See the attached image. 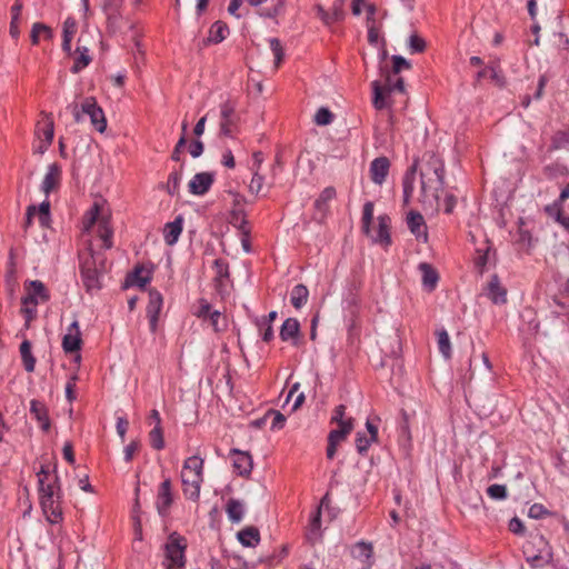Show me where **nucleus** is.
Here are the masks:
<instances>
[{"label": "nucleus", "mask_w": 569, "mask_h": 569, "mask_svg": "<svg viewBox=\"0 0 569 569\" xmlns=\"http://www.w3.org/2000/svg\"><path fill=\"white\" fill-rule=\"evenodd\" d=\"M40 506L47 520L52 523H59L63 519L61 502L62 489L60 478L57 473V465L53 466V477L51 480L38 483Z\"/></svg>", "instance_id": "nucleus-1"}, {"label": "nucleus", "mask_w": 569, "mask_h": 569, "mask_svg": "<svg viewBox=\"0 0 569 569\" xmlns=\"http://www.w3.org/2000/svg\"><path fill=\"white\" fill-rule=\"evenodd\" d=\"M373 208L375 204L372 201H367L363 204L361 230L367 237L371 239L373 243H378L382 247H389L391 244L390 218L387 214L379 216L377 230H371V222L373 220Z\"/></svg>", "instance_id": "nucleus-2"}, {"label": "nucleus", "mask_w": 569, "mask_h": 569, "mask_svg": "<svg viewBox=\"0 0 569 569\" xmlns=\"http://www.w3.org/2000/svg\"><path fill=\"white\" fill-rule=\"evenodd\" d=\"M106 271V258L102 253L91 252L81 261L80 274L83 286L89 293L102 288L101 277Z\"/></svg>", "instance_id": "nucleus-3"}, {"label": "nucleus", "mask_w": 569, "mask_h": 569, "mask_svg": "<svg viewBox=\"0 0 569 569\" xmlns=\"http://www.w3.org/2000/svg\"><path fill=\"white\" fill-rule=\"evenodd\" d=\"M68 109L72 112L76 122H80L82 114H87L96 130L101 133L104 132L107 119L102 108L98 106L96 98L87 97L80 107L73 102L68 106Z\"/></svg>", "instance_id": "nucleus-4"}, {"label": "nucleus", "mask_w": 569, "mask_h": 569, "mask_svg": "<svg viewBox=\"0 0 569 569\" xmlns=\"http://www.w3.org/2000/svg\"><path fill=\"white\" fill-rule=\"evenodd\" d=\"M527 562L533 567L549 565L553 560V552L549 541L542 535H536L523 550Z\"/></svg>", "instance_id": "nucleus-5"}, {"label": "nucleus", "mask_w": 569, "mask_h": 569, "mask_svg": "<svg viewBox=\"0 0 569 569\" xmlns=\"http://www.w3.org/2000/svg\"><path fill=\"white\" fill-rule=\"evenodd\" d=\"M418 171L421 178H443L446 173L442 159L435 153H426L420 161H415L408 168L405 178H411Z\"/></svg>", "instance_id": "nucleus-6"}, {"label": "nucleus", "mask_w": 569, "mask_h": 569, "mask_svg": "<svg viewBox=\"0 0 569 569\" xmlns=\"http://www.w3.org/2000/svg\"><path fill=\"white\" fill-rule=\"evenodd\" d=\"M186 539L173 532L166 543V569H183L186 565Z\"/></svg>", "instance_id": "nucleus-7"}, {"label": "nucleus", "mask_w": 569, "mask_h": 569, "mask_svg": "<svg viewBox=\"0 0 569 569\" xmlns=\"http://www.w3.org/2000/svg\"><path fill=\"white\" fill-rule=\"evenodd\" d=\"M239 116L236 112L234 102L227 100L220 104L219 128L220 134L233 137L238 129Z\"/></svg>", "instance_id": "nucleus-8"}, {"label": "nucleus", "mask_w": 569, "mask_h": 569, "mask_svg": "<svg viewBox=\"0 0 569 569\" xmlns=\"http://www.w3.org/2000/svg\"><path fill=\"white\" fill-rule=\"evenodd\" d=\"M337 197V191L333 187L325 188L313 203L312 219L318 223H323L329 214V202Z\"/></svg>", "instance_id": "nucleus-9"}, {"label": "nucleus", "mask_w": 569, "mask_h": 569, "mask_svg": "<svg viewBox=\"0 0 569 569\" xmlns=\"http://www.w3.org/2000/svg\"><path fill=\"white\" fill-rule=\"evenodd\" d=\"M163 298L162 295L154 288L149 289V301L147 306V317L149 319V327L152 333L157 331L159 315L162 309Z\"/></svg>", "instance_id": "nucleus-10"}, {"label": "nucleus", "mask_w": 569, "mask_h": 569, "mask_svg": "<svg viewBox=\"0 0 569 569\" xmlns=\"http://www.w3.org/2000/svg\"><path fill=\"white\" fill-rule=\"evenodd\" d=\"M181 481L186 498L193 501L198 500L203 476L191 473V471H181Z\"/></svg>", "instance_id": "nucleus-11"}, {"label": "nucleus", "mask_w": 569, "mask_h": 569, "mask_svg": "<svg viewBox=\"0 0 569 569\" xmlns=\"http://www.w3.org/2000/svg\"><path fill=\"white\" fill-rule=\"evenodd\" d=\"M173 502V496L171 490V480L164 479L158 489L156 507L159 516L166 517Z\"/></svg>", "instance_id": "nucleus-12"}, {"label": "nucleus", "mask_w": 569, "mask_h": 569, "mask_svg": "<svg viewBox=\"0 0 569 569\" xmlns=\"http://www.w3.org/2000/svg\"><path fill=\"white\" fill-rule=\"evenodd\" d=\"M486 296L493 305L507 303V289L501 284L499 276L493 273L485 288Z\"/></svg>", "instance_id": "nucleus-13"}, {"label": "nucleus", "mask_w": 569, "mask_h": 569, "mask_svg": "<svg viewBox=\"0 0 569 569\" xmlns=\"http://www.w3.org/2000/svg\"><path fill=\"white\" fill-rule=\"evenodd\" d=\"M230 455L233 457L232 466L234 472L241 477H248L253 466L250 453L239 449H231Z\"/></svg>", "instance_id": "nucleus-14"}, {"label": "nucleus", "mask_w": 569, "mask_h": 569, "mask_svg": "<svg viewBox=\"0 0 569 569\" xmlns=\"http://www.w3.org/2000/svg\"><path fill=\"white\" fill-rule=\"evenodd\" d=\"M30 413L39 422L43 432H48L51 428V420L49 418V409L44 402L32 399L30 401Z\"/></svg>", "instance_id": "nucleus-15"}, {"label": "nucleus", "mask_w": 569, "mask_h": 569, "mask_svg": "<svg viewBox=\"0 0 569 569\" xmlns=\"http://www.w3.org/2000/svg\"><path fill=\"white\" fill-rule=\"evenodd\" d=\"M407 224L417 240L427 241L428 233L423 216L418 211H410L407 216Z\"/></svg>", "instance_id": "nucleus-16"}, {"label": "nucleus", "mask_w": 569, "mask_h": 569, "mask_svg": "<svg viewBox=\"0 0 569 569\" xmlns=\"http://www.w3.org/2000/svg\"><path fill=\"white\" fill-rule=\"evenodd\" d=\"M418 269L422 276L423 289L428 292H432L437 288L439 281L438 271L428 262L419 263Z\"/></svg>", "instance_id": "nucleus-17"}, {"label": "nucleus", "mask_w": 569, "mask_h": 569, "mask_svg": "<svg viewBox=\"0 0 569 569\" xmlns=\"http://www.w3.org/2000/svg\"><path fill=\"white\" fill-rule=\"evenodd\" d=\"M143 271L144 269L142 266H136L134 269L126 276V279L122 283V289H128L133 286L144 289L147 283L151 281V276L150 273L143 276Z\"/></svg>", "instance_id": "nucleus-18"}, {"label": "nucleus", "mask_w": 569, "mask_h": 569, "mask_svg": "<svg viewBox=\"0 0 569 569\" xmlns=\"http://www.w3.org/2000/svg\"><path fill=\"white\" fill-rule=\"evenodd\" d=\"M183 227V217L181 214L177 216L176 219L171 222H168L164 226L163 238L164 242L168 246H173L177 243Z\"/></svg>", "instance_id": "nucleus-19"}, {"label": "nucleus", "mask_w": 569, "mask_h": 569, "mask_svg": "<svg viewBox=\"0 0 569 569\" xmlns=\"http://www.w3.org/2000/svg\"><path fill=\"white\" fill-rule=\"evenodd\" d=\"M300 335V323L296 318H288L283 321L280 328V338L282 341L292 340L293 345H297L296 340Z\"/></svg>", "instance_id": "nucleus-20"}, {"label": "nucleus", "mask_w": 569, "mask_h": 569, "mask_svg": "<svg viewBox=\"0 0 569 569\" xmlns=\"http://www.w3.org/2000/svg\"><path fill=\"white\" fill-rule=\"evenodd\" d=\"M229 32L228 26L222 21H216L209 31V36L203 40L204 44L222 42Z\"/></svg>", "instance_id": "nucleus-21"}, {"label": "nucleus", "mask_w": 569, "mask_h": 569, "mask_svg": "<svg viewBox=\"0 0 569 569\" xmlns=\"http://www.w3.org/2000/svg\"><path fill=\"white\" fill-rule=\"evenodd\" d=\"M237 538L243 547H256L260 542V532L256 527H246L237 533Z\"/></svg>", "instance_id": "nucleus-22"}, {"label": "nucleus", "mask_w": 569, "mask_h": 569, "mask_svg": "<svg viewBox=\"0 0 569 569\" xmlns=\"http://www.w3.org/2000/svg\"><path fill=\"white\" fill-rule=\"evenodd\" d=\"M226 512L232 523H239L243 518L244 506L240 500L231 498L227 502Z\"/></svg>", "instance_id": "nucleus-23"}, {"label": "nucleus", "mask_w": 569, "mask_h": 569, "mask_svg": "<svg viewBox=\"0 0 569 569\" xmlns=\"http://www.w3.org/2000/svg\"><path fill=\"white\" fill-rule=\"evenodd\" d=\"M390 161L387 157H378L370 163L371 178H386L389 173Z\"/></svg>", "instance_id": "nucleus-24"}, {"label": "nucleus", "mask_w": 569, "mask_h": 569, "mask_svg": "<svg viewBox=\"0 0 569 569\" xmlns=\"http://www.w3.org/2000/svg\"><path fill=\"white\" fill-rule=\"evenodd\" d=\"M308 297H309L308 288L302 283L296 284L292 288L291 295H290L291 305L296 309H300L307 303Z\"/></svg>", "instance_id": "nucleus-25"}, {"label": "nucleus", "mask_w": 569, "mask_h": 569, "mask_svg": "<svg viewBox=\"0 0 569 569\" xmlns=\"http://www.w3.org/2000/svg\"><path fill=\"white\" fill-rule=\"evenodd\" d=\"M353 429V419H347L346 423H341L338 429L331 430L328 435V441L338 445L343 441Z\"/></svg>", "instance_id": "nucleus-26"}, {"label": "nucleus", "mask_w": 569, "mask_h": 569, "mask_svg": "<svg viewBox=\"0 0 569 569\" xmlns=\"http://www.w3.org/2000/svg\"><path fill=\"white\" fill-rule=\"evenodd\" d=\"M54 127L53 121L47 116L43 122H38L36 128V136L38 140L51 143L53 139Z\"/></svg>", "instance_id": "nucleus-27"}, {"label": "nucleus", "mask_w": 569, "mask_h": 569, "mask_svg": "<svg viewBox=\"0 0 569 569\" xmlns=\"http://www.w3.org/2000/svg\"><path fill=\"white\" fill-rule=\"evenodd\" d=\"M31 348L32 346L29 340H23L20 345V355L27 372H33L36 367V358L31 352Z\"/></svg>", "instance_id": "nucleus-28"}, {"label": "nucleus", "mask_w": 569, "mask_h": 569, "mask_svg": "<svg viewBox=\"0 0 569 569\" xmlns=\"http://www.w3.org/2000/svg\"><path fill=\"white\" fill-rule=\"evenodd\" d=\"M213 268L216 270L214 286L217 291L220 292V287L222 284L223 279H228L230 276L229 264L226 260L219 258L213 261Z\"/></svg>", "instance_id": "nucleus-29"}, {"label": "nucleus", "mask_w": 569, "mask_h": 569, "mask_svg": "<svg viewBox=\"0 0 569 569\" xmlns=\"http://www.w3.org/2000/svg\"><path fill=\"white\" fill-rule=\"evenodd\" d=\"M82 339L77 333H66L62 338V349L66 353H74L81 349Z\"/></svg>", "instance_id": "nucleus-30"}, {"label": "nucleus", "mask_w": 569, "mask_h": 569, "mask_svg": "<svg viewBox=\"0 0 569 569\" xmlns=\"http://www.w3.org/2000/svg\"><path fill=\"white\" fill-rule=\"evenodd\" d=\"M229 222L238 228L243 234H248V221L246 220L244 211L241 208H233L230 212Z\"/></svg>", "instance_id": "nucleus-31"}, {"label": "nucleus", "mask_w": 569, "mask_h": 569, "mask_svg": "<svg viewBox=\"0 0 569 569\" xmlns=\"http://www.w3.org/2000/svg\"><path fill=\"white\" fill-rule=\"evenodd\" d=\"M76 51L79 53V56L76 59L73 66L71 67L72 73H79L91 62V57L89 54V50L87 47H77Z\"/></svg>", "instance_id": "nucleus-32"}, {"label": "nucleus", "mask_w": 569, "mask_h": 569, "mask_svg": "<svg viewBox=\"0 0 569 569\" xmlns=\"http://www.w3.org/2000/svg\"><path fill=\"white\" fill-rule=\"evenodd\" d=\"M353 556L357 558H363L367 563L372 562L373 549L370 542L359 541L355 545Z\"/></svg>", "instance_id": "nucleus-33"}, {"label": "nucleus", "mask_w": 569, "mask_h": 569, "mask_svg": "<svg viewBox=\"0 0 569 569\" xmlns=\"http://www.w3.org/2000/svg\"><path fill=\"white\" fill-rule=\"evenodd\" d=\"M345 3H346L345 0H333L332 1L331 7L328 10L331 24L341 22L345 19V17H346Z\"/></svg>", "instance_id": "nucleus-34"}, {"label": "nucleus", "mask_w": 569, "mask_h": 569, "mask_svg": "<svg viewBox=\"0 0 569 569\" xmlns=\"http://www.w3.org/2000/svg\"><path fill=\"white\" fill-rule=\"evenodd\" d=\"M438 336V348L440 353L446 358L451 357V343L448 332L445 329L437 331Z\"/></svg>", "instance_id": "nucleus-35"}, {"label": "nucleus", "mask_w": 569, "mask_h": 569, "mask_svg": "<svg viewBox=\"0 0 569 569\" xmlns=\"http://www.w3.org/2000/svg\"><path fill=\"white\" fill-rule=\"evenodd\" d=\"M182 471H191V473L203 476V459L198 456L189 457L183 463Z\"/></svg>", "instance_id": "nucleus-36"}, {"label": "nucleus", "mask_w": 569, "mask_h": 569, "mask_svg": "<svg viewBox=\"0 0 569 569\" xmlns=\"http://www.w3.org/2000/svg\"><path fill=\"white\" fill-rule=\"evenodd\" d=\"M569 148V130L557 131L551 139V150Z\"/></svg>", "instance_id": "nucleus-37"}, {"label": "nucleus", "mask_w": 569, "mask_h": 569, "mask_svg": "<svg viewBox=\"0 0 569 569\" xmlns=\"http://www.w3.org/2000/svg\"><path fill=\"white\" fill-rule=\"evenodd\" d=\"M372 91H373V99L372 104L377 110H382L386 108V99L383 93V88L381 87L379 81L372 82Z\"/></svg>", "instance_id": "nucleus-38"}, {"label": "nucleus", "mask_w": 569, "mask_h": 569, "mask_svg": "<svg viewBox=\"0 0 569 569\" xmlns=\"http://www.w3.org/2000/svg\"><path fill=\"white\" fill-rule=\"evenodd\" d=\"M150 445L156 450H162L164 448L163 430L161 426H154L149 432Z\"/></svg>", "instance_id": "nucleus-39"}, {"label": "nucleus", "mask_w": 569, "mask_h": 569, "mask_svg": "<svg viewBox=\"0 0 569 569\" xmlns=\"http://www.w3.org/2000/svg\"><path fill=\"white\" fill-rule=\"evenodd\" d=\"M214 180H190L189 191L196 196L207 193Z\"/></svg>", "instance_id": "nucleus-40"}, {"label": "nucleus", "mask_w": 569, "mask_h": 569, "mask_svg": "<svg viewBox=\"0 0 569 569\" xmlns=\"http://www.w3.org/2000/svg\"><path fill=\"white\" fill-rule=\"evenodd\" d=\"M21 8H22V6L20 3H16L11 8L12 18H11V22H10V30H9V32H10V36L13 39H18V37L20 34L19 17H20Z\"/></svg>", "instance_id": "nucleus-41"}, {"label": "nucleus", "mask_w": 569, "mask_h": 569, "mask_svg": "<svg viewBox=\"0 0 569 569\" xmlns=\"http://www.w3.org/2000/svg\"><path fill=\"white\" fill-rule=\"evenodd\" d=\"M487 495L493 500H505L508 497L507 487L493 483L487 488Z\"/></svg>", "instance_id": "nucleus-42"}, {"label": "nucleus", "mask_w": 569, "mask_h": 569, "mask_svg": "<svg viewBox=\"0 0 569 569\" xmlns=\"http://www.w3.org/2000/svg\"><path fill=\"white\" fill-rule=\"evenodd\" d=\"M333 118V113L328 108L321 107L315 114V122L318 126H328L332 122Z\"/></svg>", "instance_id": "nucleus-43"}, {"label": "nucleus", "mask_w": 569, "mask_h": 569, "mask_svg": "<svg viewBox=\"0 0 569 569\" xmlns=\"http://www.w3.org/2000/svg\"><path fill=\"white\" fill-rule=\"evenodd\" d=\"M209 319H210L211 326L213 327V330L216 332H220V331L226 330V328H227V319H226V317H223L221 315L220 311L213 310L210 313Z\"/></svg>", "instance_id": "nucleus-44"}, {"label": "nucleus", "mask_w": 569, "mask_h": 569, "mask_svg": "<svg viewBox=\"0 0 569 569\" xmlns=\"http://www.w3.org/2000/svg\"><path fill=\"white\" fill-rule=\"evenodd\" d=\"M376 440H370V437L366 436L363 432H357L356 436V447L359 455L365 456L372 442Z\"/></svg>", "instance_id": "nucleus-45"}, {"label": "nucleus", "mask_w": 569, "mask_h": 569, "mask_svg": "<svg viewBox=\"0 0 569 569\" xmlns=\"http://www.w3.org/2000/svg\"><path fill=\"white\" fill-rule=\"evenodd\" d=\"M139 492H140V488L139 486L136 487L134 489V501H133V506H132V519L134 521V528L136 530L140 531L141 530V520H140V500H139Z\"/></svg>", "instance_id": "nucleus-46"}, {"label": "nucleus", "mask_w": 569, "mask_h": 569, "mask_svg": "<svg viewBox=\"0 0 569 569\" xmlns=\"http://www.w3.org/2000/svg\"><path fill=\"white\" fill-rule=\"evenodd\" d=\"M545 212L553 218L558 223L566 217L562 214V203L553 201L551 204L545 207Z\"/></svg>", "instance_id": "nucleus-47"}, {"label": "nucleus", "mask_w": 569, "mask_h": 569, "mask_svg": "<svg viewBox=\"0 0 569 569\" xmlns=\"http://www.w3.org/2000/svg\"><path fill=\"white\" fill-rule=\"evenodd\" d=\"M31 293L34 295L36 298H40L42 301L49 300V293L44 287V284L40 280L30 281Z\"/></svg>", "instance_id": "nucleus-48"}, {"label": "nucleus", "mask_w": 569, "mask_h": 569, "mask_svg": "<svg viewBox=\"0 0 569 569\" xmlns=\"http://www.w3.org/2000/svg\"><path fill=\"white\" fill-rule=\"evenodd\" d=\"M269 42H270V49L274 56V64H276V67H279V64L281 63V61L284 57L282 44L278 38H271L269 40Z\"/></svg>", "instance_id": "nucleus-49"}, {"label": "nucleus", "mask_w": 569, "mask_h": 569, "mask_svg": "<svg viewBox=\"0 0 569 569\" xmlns=\"http://www.w3.org/2000/svg\"><path fill=\"white\" fill-rule=\"evenodd\" d=\"M490 251V246H488L483 252H481V250H478L479 256L475 260V266L480 274L485 272L486 266L489 262Z\"/></svg>", "instance_id": "nucleus-50"}, {"label": "nucleus", "mask_w": 569, "mask_h": 569, "mask_svg": "<svg viewBox=\"0 0 569 569\" xmlns=\"http://www.w3.org/2000/svg\"><path fill=\"white\" fill-rule=\"evenodd\" d=\"M386 82H387V90L389 92H391V91H399L401 93L405 92V81L401 77H399L395 81H392L391 72L387 71Z\"/></svg>", "instance_id": "nucleus-51"}, {"label": "nucleus", "mask_w": 569, "mask_h": 569, "mask_svg": "<svg viewBox=\"0 0 569 569\" xmlns=\"http://www.w3.org/2000/svg\"><path fill=\"white\" fill-rule=\"evenodd\" d=\"M408 46L412 53H420L426 49V41L417 34H411L408 41Z\"/></svg>", "instance_id": "nucleus-52"}, {"label": "nucleus", "mask_w": 569, "mask_h": 569, "mask_svg": "<svg viewBox=\"0 0 569 569\" xmlns=\"http://www.w3.org/2000/svg\"><path fill=\"white\" fill-rule=\"evenodd\" d=\"M269 417H273L272 423H271V430H281L284 427L286 423V417L280 411L274 409L268 410Z\"/></svg>", "instance_id": "nucleus-53"}, {"label": "nucleus", "mask_w": 569, "mask_h": 569, "mask_svg": "<svg viewBox=\"0 0 569 569\" xmlns=\"http://www.w3.org/2000/svg\"><path fill=\"white\" fill-rule=\"evenodd\" d=\"M410 62L402 56H392V70L391 73L398 74L402 69H410Z\"/></svg>", "instance_id": "nucleus-54"}, {"label": "nucleus", "mask_w": 569, "mask_h": 569, "mask_svg": "<svg viewBox=\"0 0 569 569\" xmlns=\"http://www.w3.org/2000/svg\"><path fill=\"white\" fill-rule=\"evenodd\" d=\"M546 170L547 173L552 178L569 176V169L560 163L548 166Z\"/></svg>", "instance_id": "nucleus-55"}, {"label": "nucleus", "mask_w": 569, "mask_h": 569, "mask_svg": "<svg viewBox=\"0 0 569 569\" xmlns=\"http://www.w3.org/2000/svg\"><path fill=\"white\" fill-rule=\"evenodd\" d=\"M41 32H49V27L41 22L33 23L30 34L32 44L39 43Z\"/></svg>", "instance_id": "nucleus-56"}, {"label": "nucleus", "mask_w": 569, "mask_h": 569, "mask_svg": "<svg viewBox=\"0 0 569 569\" xmlns=\"http://www.w3.org/2000/svg\"><path fill=\"white\" fill-rule=\"evenodd\" d=\"M401 417H402V421L400 422V426H399L400 437H402L407 440H410L411 433H410V428H409V415L407 413L406 410H401Z\"/></svg>", "instance_id": "nucleus-57"}, {"label": "nucleus", "mask_w": 569, "mask_h": 569, "mask_svg": "<svg viewBox=\"0 0 569 569\" xmlns=\"http://www.w3.org/2000/svg\"><path fill=\"white\" fill-rule=\"evenodd\" d=\"M100 237L103 240L104 248L109 249L112 247V230L107 226V221H102L100 226Z\"/></svg>", "instance_id": "nucleus-58"}, {"label": "nucleus", "mask_w": 569, "mask_h": 569, "mask_svg": "<svg viewBox=\"0 0 569 569\" xmlns=\"http://www.w3.org/2000/svg\"><path fill=\"white\" fill-rule=\"evenodd\" d=\"M263 162V154L260 151H257L252 154V163L250 166V170L252 171V178H261L259 176V169Z\"/></svg>", "instance_id": "nucleus-59"}, {"label": "nucleus", "mask_w": 569, "mask_h": 569, "mask_svg": "<svg viewBox=\"0 0 569 569\" xmlns=\"http://www.w3.org/2000/svg\"><path fill=\"white\" fill-rule=\"evenodd\" d=\"M269 189L270 184L264 189L263 180H250L249 190L252 194L266 196Z\"/></svg>", "instance_id": "nucleus-60"}, {"label": "nucleus", "mask_w": 569, "mask_h": 569, "mask_svg": "<svg viewBox=\"0 0 569 569\" xmlns=\"http://www.w3.org/2000/svg\"><path fill=\"white\" fill-rule=\"evenodd\" d=\"M548 513L549 511L541 503H533L529 508L528 516L532 519H541Z\"/></svg>", "instance_id": "nucleus-61"}, {"label": "nucleus", "mask_w": 569, "mask_h": 569, "mask_svg": "<svg viewBox=\"0 0 569 569\" xmlns=\"http://www.w3.org/2000/svg\"><path fill=\"white\" fill-rule=\"evenodd\" d=\"M38 212H39V220H40L41 224H46V222L50 218V202L48 199L43 200L39 204Z\"/></svg>", "instance_id": "nucleus-62"}, {"label": "nucleus", "mask_w": 569, "mask_h": 569, "mask_svg": "<svg viewBox=\"0 0 569 569\" xmlns=\"http://www.w3.org/2000/svg\"><path fill=\"white\" fill-rule=\"evenodd\" d=\"M77 31V23L72 18H68L63 22V38L72 39Z\"/></svg>", "instance_id": "nucleus-63"}, {"label": "nucleus", "mask_w": 569, "mask_h": 569, "mask_svg": "<svg viewBox=\"0 0 569 569\" xmlns=\"http://www.w3.org/2000/svg\"><path fill=\"white\" fill-rule=\"evenodd\" d=\"M553 43L558 49L567 50L569 48V38L563 32L555 33Z\"/></svg>", "instance_id": "nucleus-64"}]
</instances>
